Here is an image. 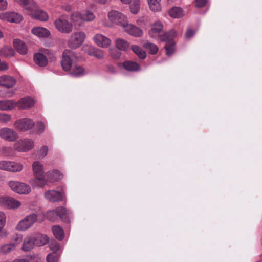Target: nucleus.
I'll list each match as a JSON object with an SVG mask.
<instances>
[{
    "instance_id": "55",
    "label": "nucleus",
    "mask_w": 262,
    "mask_h": 262,
    "mask_svg": "<svg viewBox=\"0 0 262 262\" xmlns=\"http://www.w3.org/2000/svg\"><path fill=\"white\" fill-rule=\"evenodd\" d=\"M62 8H63V9H64V10H65L66 11H70V10H71L72 7H71V6H70V5H67V6H63L62 7Z\"/></svg>"
},
{
    "instance_id": "19",
    "label": "nucleus",
    "mask_w": 262,
    "mask_h": 262,
    "mask_svg": "<svg viewBox=\"0 0 262 262\" xmlns=\"http://www.w3.org/2000/svg\"><path fill=\"white\" fill-rule=\"evenodd\" d=\"M45 198L51 202H58L61 201L63 197L62 193L54 190H48L45 193Z\"/></svg>"
},
{
    "instance_id": "14",
    "label": "nucleus",
    "mask_w": 262,
    "mask_h": 262,
    "mask_svg": "<svg viewBox=\"0 0 262 262\" xmlns=\"http://www.w3.org/2000/svg\"><path fill=\"white\" fill-rule=\"evenodd\" d=\"M47 217L50 221H55L58 217L64 219L68 216L67 211L62 207H58L56 210H51L47 212Z\"/></svg>"
},
{
    "instance_id": "22",
    "label": "nucleus",
    "mask_w": 262,
    "mask_h": 262,
    "mask_svg": "<svg viewBox=\"0 0 262 262\" xmlns=\"http://www.w3.org/2000/svg\"><path fill=\"white\" fill-rule=\"evenodd\" d=\"M13 46L17 51L21 55H25L28 52V48L24 42L19 39H14Z\"/></svg>"
},
{
    "instance_id": "51",
    "label": "nucleus",
    "mask_w": 262,
    "mask_h": 262,
    "mask_svg": "<svg viewBox=\"0 0 262 262\" xmlns=\"http://www.w3.org/2000/svg\"><path fill=\"white\" fill-rule=\"evenodd\" d=\"M50 248L53 252L56 253L59 249V245L56 242H53L50 244Z\"/></svg>"
},
{
    "instance_id": "32",
    "label": "nucleus",
    "mask_w": 262,
    "mask_h": 262,
    "mask_svg": "<svg viewBox=\"0 0 262 262\" xmlns=\"http://www.w3.org/2000/svg\"><path fill=\"white\" fill-rule=\"evenodd\" d=\"M16 248V244L14 243H9L0 246V254H7L13 251Z\"/></svg>"
},
{
    "instance_id": "16",
    "label": "nucleus",
    "mask_w": 262,
    "mask_h": 262,
    "mask_svg": "<svg viewBox=\"0 0 262 262\" xmlns=\"http://www.w3.org/2000/svg\"><path fill=\"white\" fill-rule=\"evenodd\" d=\"M0 19L4 21L19 23L22 19V16L17 13L6 12L0 14Z\"/></svg>"
},
{
    "instance_id": "41",
    "label": "nucleus",
    "mask_w": 262,
    "mask_h": 262,
    "mask_svg": "<svg viewBox=\"0 0 262 262\" xmlns=\"http://www.w3.org/2000/svg\"><path fill=\"white\" fill-rule=\"evenodd\" d=\"M70 19L73 23L78 24L80 21H82V13L78 11L73 12L70 16Z\"/></svg>"
},
{
    "instance_id": "29",
    "label": "nucleus",
    "mask_w": 262,
    "mask_h": 262,
    "mask_svg": "<svg viewBox=\"0 0 262 262\" xmlns=\"http://www.w3.org/2000/svg\"><path fill=\"white\" fill-rule=\"evenodd\" d=\"M34 60L35 63L40 67H45L48 63L46 57L43 54L40 53L35 54Z\"/></svg>"
},
{
    "instance_id": "39",
    "label": "nucleus",
    "mask_w": 262,
    "mask_h": 262,
    "mask_svg": "<svg viewBox=\"0 0 262 262\" xmlns=\"http://www.w3.org/2000/svg\"><path fill=\"white\" fill-rule=\"evenodd\" d=\"M70 74L74 77H80L85 74V71L82 67L75 66Z\"/></svg>"
},
{
    "instance_id": "23",
    "label": "nucleus",
    "mask_w": 262,
    "mask_h": 262,
    "mask_svg": "<svg viewBox=\"0 0 262 262\" xmlns=\"http://www.w3.org/2000/svg\"><path fill=\"white\" fill-rule=\"evenodd\" d=\"M16 107V101L13 100L0 101V110L1 111H11Z\"/></svg>"
},
{
    "instance_id": "47",
    "label": "nucleus",
    "mask_w": 262,
    "mask_h": 262,
    "mask_svg": "<svg viewBox=\"0 0 262 262\" xmlns=\"http://www.w3.org/2000/svg\"><path fill=\"white\" fill-rule=\"evenodd\" d=\"M59 258L58 255L54 252L50 253L47 256V261L48 262H57Z\"/></svg>"
},
{
    "instance_id": "38",
    "label": "nucleus",
    "mask_w": 262,
    "mask_h": 262,
    "mask_svg": "<svg viewBox=\"0 0 262 262\" xmlns=\"http://www.w3.org/2000/svg\"><path fill=\"white\" fill-rule=\"evenodd\" d=\"M131 49L139 58L143 59L146 57V52L138 46L133 45Z\"/></svg>"
},
{
    "instance_id": "48",
    "label": "nucleus",
    "mask_w": 262,
    "mask_h": 262,
    "mask_svg": "<svg viewBox=\"0 0 262 262\" xmlns=\"http://www.w3.org/2000/svg\"><path fill=\"white\" fill-rule=\"evenodd\" d=\"M110 54L114 59H118L120 57L121 53L115 49H110Z\"/></svg>"
},
{
    "instance_id": "58",
    "label": "nucleus",
    "mask_w": 262,
    "mask_h": 262,
    "mask_svg": "<svg viewBox=\"0 0 262 262\" xmlns=\"http://www.w3.org/2000/svg\"><path fill=\"white\" fill-rule=\"evenodd\" d=\"M123 4H128L131 0H120Z\"/></svg>"
},
{
    "instance_id": "20",
    "label": "nucleus",
    "mask_w": 262,
    "mask_h": 262,
    "mask_svg": "<svg viewBox=\"0 0 262 262\" xmlns=\"http://www.w3.org/2000/svg\"><path fill=\"white\" fill-rule=\"evenodd\" d=\"M15 84V79L10 76L3 75L0 77V85L2 86L11 88Z\"/></svg>"
},
{
    "instance_id": "53",
    "label": "nucleus",
    "mask_w": 262,
    "mask_h": 262,
    "mask_svg": "<svg viewBox=\"0 0 262 262\" xmlns=\"http://www.w3.org/2000/svg\"><path fill=\"white\" fill-rule=\"evenodd\" d=\"M195 34L194 31H193L191 29H188L186 32L185 33V37L187 39H190Z\"/></svg>"
},
{
    "instance_id": "7",
    "label": "nucleus",
    "mask_w": 262,
    "mask_h": 262,
    "mask_svg": "<svg viewBox=\"0 0 262 262\" xmlns=\"http://www.w3.org/2000/svg\"><path fill=\"white\" fill-rule=\"evenodd\" d=\"M8 185L13 191L19 194H28L31 192V186L26 183L11 180Z\"/></svg>"
},
{
    "instance_id": "37",
    "label": "nucleus",
    "mask_w": 262,
    "mask_h": 262,
    "mask_svg": "<svg viewBox=\"0 0 262 262\" xmlns=\"http://www.w3.org/2000/svg\"><path fill=\"white\" fill-rule=\"evenodd\" d=\"M129 46V43L125 40L118 38L116 40V47L119 50L126 51Z\"/></svg>"
},
{
    "instance_id": "43",
    "label": "nucleus",
    "mask_w": 262,
    "mask_h": 262,
    "mask_svg": "<svg viewBox=\"0 0 262 262\" xmlns=\"http://www.w3.org/2000/svg\"><path fill=\"white\" fill-rule=\"evenodd\" d=\"M11 116L8 114L0 113V123L7 124L11 120Z\"/></svg>"
},
{
    "instance_id": "17",
    "label": "nucleus",
    "mask_w": 262,
    "mask_h": 262,
    "mask_svg": "<svg viewBox=\"0 0 262 262\" xmlns=\"http://www.w3.org/2000/svg\"><path fill=\"white\" fill-rule=\"evenodd\" d=\"M35 100L31 97H25L16 102V107L19 110H27L32 107L35 104Z\"/></svg>"
},
{
    "instance_id": "31",
    "label": "nucleus",
    "mask_w": 262,
    "mask_h": 262,
    "mask_svg": "<svg viewBox=\"0 0 262 262\" xmlns=\"http://www.w3.org/2000/svg\"><path fill=\"white\" fill-rule=\"evenodd\" d=\"M149 9L153 12H159L162 10L161 0H147Z\"/></svg>"
},
{
    "instance_id": "57",
    "label": "nucleus",
    "mask_w": 262,
    "mask_h": 262,
    "mask_svg": "<svg viewBox=\"0 0 262 262\" xmlns=\"http://www.w3.org/2000/svg\"><path fill=\"white\" fill-rule=\"evenodd\" d=\"M107 2V0H98V3L101 4H105Z\"/></svg>"
},
{
    "instance_id": "46",
    "label": "nucleus",
    "mask_w": 262,
    "mask_h": 262,
    "mask_svg": "<svg viewBox=\"0 0 262 262\" xmlns=\"http://www.w3.org/2000/svg\"><path fill=\"white\" fill-rule=\"evenodd\" d=\"M9 160L0 161V170L9 171Z\"/></svg>"
},
{
    "instance_id": "6",
    "label": "nucleus",
    "mask_w": 262,
    "mask_h": 262,
    "mask_svg": "<svg viewBox=\"0 0 262 262\" xmlns=\"http://www.w3.org/2000/svg\"><path fill=\"white\" fill-rule=\"evenodd\" d=\"M35 145L33 139L25 138L16 142L13 145L14 149L19 152H27L33 149Z\"/></svg>"
},
{
    "instance_id": "44",
    "label": "nucleus",
    "mask_w": 262,
    "mask_h": 262,
    "mask_svg": "<svg viewBox=\"0 0 262 262\" xmlns=\"http://www.w3.org/2000/svg\"><path fill=\"white\" fill-rule=\"evenodd\" d=\"M95 49V48L93 46L87 44H85L84 46H83L82 48V51H83L85 53L91 56L93 55Z\"/></svg>"
},
{
    "instance_id": "9",
    "label": "nucleus",
    "mask_w": 262,
    "mask_h": 262,
    "mask_svg": "<svg viewBox=\"0 0 262 262\" xmlns=\"http://www.w3.org/2000/svg\"><path fill=\"white\" fill-rule=\"evenodd\" d=\"M33 120L29 118H24L16 120L14 126L16 130L20 132H26L31 130L34 127Z\"/></svg>"
},
{
    "instance_id": "1",
    "label": "nucleus",
    "mask_w": 262,
    "mask_h": 262,
    "mask_svg": "<svg viewBox=\"0 0 262 262\" xmlns=\"http://www.w3.org/2000/svg\"><path fill=\"white\" fill-rule=\"evenodd\" d=\"M163 29L162 23L160 21H157L151 25L148 34L152 38H159L161 41L166 42L165 48L166 51V55L170 56L175 51V43L172 39L176 35V32L174 30H171L159 35V33L163 30Z\"/></svg>"
},
{
    "instance_id": "25",
    "label": "nucleus",
    "mask_w": 262,
    "mask_h": 262,
    "mask_svg": "<svg viewBox=\"0 0 262 262\" xmlns=\"http://www.w3.org/2000/svg\"><path fill=\"white\" fill-rule=\"evenodd\" d=\"M46 179H48V182H54L61 179L63 174L58 170H53L46 173Z\"/></svg>"
},
{
    "instance_id": "42",
    "label": "nucleus",
    "mask_w": 262,
    "mask_h": 262,
    "mask_svg": "<svg viewBox=\"0 0 262 262\" xmlns=\"http://www.w3.org/2000/svg\"><path fill=\"white\" fill-rule=\"evenodd\" d=\"M145 49L149 51V53L152 54H155L158 51V47L155 44L150 42H147L144 45Z\"/></svg>"
},
{
    "instance_id": "45",
    "label": "nucleus",
    "mask_w": 262,
    "mask_h": 262,
    "mask_svg": "<svg viewBox=\"0 0 262 262\" xmlns=\"http://www.w3.org/2000/svg\"><path fill=\"white\" fill-rule=\"evenodd\" d=\"M34 126H35L36 132L38 134L42 133L46 128L45 124L41 121L37 122Z\"/></svg>"
},
{
    "instance_id": "5",
    "label": "nucleus",
    "mask_w": 262,
    "mask_h": 262,
    "mask_svg": "<svg viewBox=\"0 0 262 262\" xmlns=\"http://www.w3.org/2000/svg\"><path fill=\"white\" fill-rule=\"evenodd\" d=\"M86 37L83 31H76L72 33L67 41L68 47L71 49H76L83 43Z\"/></svg>"
},
{
    "instance_id": "12",
    "label": "nucleus",
    "mask_w": 262,
    "mask_h": 262,
    "mask_svg": "<svg viewBox=\"0 0 262 262\" xmlns=\"http://www.w3.org/2000/svg\"><path fill=\"white\" fill-rule=\"evenodd\" d=\"M0 138L9 142H14L18 138L17 133L8 127L0 128Z\"/></svg>"
},
{
    "instance_id": "52",
    "label": "nucleus",
    "mask_w": 262,
    "mask_h": 262,
    "mask_svg": "<svg viewBox=\"0 0 262 262\" xmlns=\"http://www.w3.org/2000/svg\"><path fill=\"white\" fill-rule=\"evenodd\" d=\"M207 3V0H196L195 6L198 8L203 7Z\"/></svg>"
},
{
    "instance_id": "54",
    "label": "nucleus",
    "mask_w": 262,
    "mask_h": 262,
    "mask_svg": "<svg viewBox=\"0 0 262 262\" xmlns=\"http://www.w3.org/2000/svg\"><path fill=\"white\" fill-rule=\"evenodd\" d=\"M7 0H0V10H4L7 8Z\"/></svg>"
},
{
    "instance_id": "40",
    "label": "nucleus",
    "mask_w": 262,
    "mask_h": 262,
    "mask_svg": "<svg viewBox=\"0 0 262 262\" xmlns=\"http://www.w3.org/2000/svg\"><path fill=\"white\" fill-rule=\"evenodd\" d=\"M128 4H129L132 13L133 14H137L140 10L139 0H131Z\"/></svg>"
},
{
    "instance_id": "11",
    "label": "nucleus",
    "mask_w": 262,
    "mask_h": 262,
    "mask_svg": "<svg viewBox=\"0 0 262 262\" xmlns=\"http://www.w3.org/2000/svg\"><path fill=\"white\" fill-rule=\"evenodd\" d=\"M0 204L10 209H17L21 205V202L10 196H0Z\"/></svg>"
},
{
    "instance_id": "15",
    "label": "nucleus",
    "mask_w": 262,
    "mask_h": 262,
    "mask_svg": "<svg viewBox=\"0 0 262 262\" xmlns=\"http://www.w3.org/2000/svg\"><path fill=\"white\" fill-rule=\"evenodd\" d=\"M74 53L73 51L69 49H66L63 51L61 65L64 71H68L71 69L72 64V61L71 57L73 56Z\"/></svg>"
},
{
    "instance_id": "33",
    "label": "nucleus",
    "mask_w": 262,
    "mask_h": 262,
    "mask_svg": "<svg viewBox=\"0 0 262 262\" xmlns=\"http://www.w3.org/2000/svg\"><path fill=\"white\" fill-rule=\"evenodd\" d=\"M169 15L174 18L182 17L184 14L182 8L179 7H173L171 8L168 12Z\"/></svg>"
},
{
    "instance_id": "13",
    "label": "nucleus",
    "mask_w": 262,
    "mask_h": 262,
    "mask_svg": "<svg viewBox=\"0 0 262 262\" xmlns=\"http://www.w3.org/2000/svg\"><path fill=\"white\" fill-rule=\"evenodd\" d=\"M124 31L134 37H139L143 35V30L140 28L129 23L127 19L122 26Z\"/></svg>"
},
{
    "instance_id": "50",
    "label": "nucleus",
    "mask_w": 262,
    "mask_h": 262,
    "mask_svg": "<svg viewBox=\"0 0 262 262\" xmlns=\"http://www.w3.org/2000/svg\"><path fill=\"white\" fill-rule=\"evenodd\" d=\"M92 56L98 59H101L104 57V53L101 49H95Z\"/></svg>"
},
{
    "instance_id": "26",
    "label": "nucleus",
    "mask_w": 262,
    "mask_h": 262,
    "mask_svg": "<svg viewBox=\"0 0 262 262\" xmlns=\"http://www.w3.org/2000/svg\"><path fill=\"white\" fill-rule=\"evenodd\" d=\"M6 222V217L3 212H0V237L5 238L7 236L8 233L4 229Z\"/></svg>"
},
{
    "instance_id": "10",
    "label": "nucleus",
    "mask_w": 262,
    "mask_h": 262,
    "mask_svg": "<svg viewBox=\"0 0 262 262\" xmlns=\"http://www.w3.org/2000/svg\"><path fill=\"white\" fill-rule=\"evenodd\" d=\"M37 221V216L33 213L28 215L20 220L16 226V229L19 231H25L30 228Z\"/></svg>"
},
{
    "instance_id": "60",
    "label": "nucleus",
    "mask_w": 262,
    "mask_h": 262,
    "mask_svg": "<svg viewBox=\"0 0 262 262\" xmlns=\"http://www.w3.org/2000/svg\"><path fill=\"white\" fill-rule=\"evenodd\" d=\"M9 149V148H8V147H5V148H3V150H4V151H5L6 149Z\"/></svg>"
},
{
    "instance_id": "18",
    "label": "nucleus",
    "mask_w": 262,
    "mask_h": 262,
    "mask_svg": "<svg viewBox=\"0 0 262 262\" xmlns=\"http://www.w3.org/2000/svg\"><path fill=\"white\" fill-rule=\"evenodd\" d=\"M93 40L98 46L101 48H107L112 43L109 38L101 34H96L93 37Z\"/></svg>"
},
{
    "instance_id": "49",
    "label": "nucleus",
    "mask_w": 262,
    "mask_h": 262,
    "mask_svg": "<svg viewBox=\"0 0 262 262\" xmlns=\"http://www.w3.org/2000/svg\"><path fill=\"white\" fill-rule=\"evenodd\" d=\"M48 152V147L46 146H42L38 151L39 158H43L47 155Z\"/></svg>"
},
{
    "instance_id": "35",
    "label": "nucleus",
    "mask_w": 262,
    "mask_h": 262,
    "mask_svg": "<svg viewBox=\"0 0 262 262\" xmlns=\"http://www.w3.org/2000/svg\"><path fill=\"white\" fill-rule=\"evenodd\" d=\"M123 67L129 71H137L140 70V66L136 62L126 61L122 63Z\"/></svg>"
},
{
    "instance_id": "34",
    "label": "nucleus",
    "mask_w": 262,
    "mask_h": 262,
    "mask_svg": "<svg viewBox=\"0 0 262 262\" xmlns=\"http://www.w3.org/2000/svg\"><path fill=\"white\" fill-rule=\"evenodd\" d=\"M82 21H92L95 20L96 16L93 12L89 9L84 10L82 13Z\"/></svg>"
},
{
    "instance_id": "59",
    "label": "nucleus",
    "mask_w": 262,
    "mask_h": 262,
    "mask_svg": "<svg viewBox=\"0 0 262 262\" xmlns=\"http://www.w3.org/2000/svg\"><path fill=\"white\" fill-rule=\"evenodd\" d=\"M3 36V32L0 30V39Z\"/></svg>"
},
{
    "instance_id": "36",
    "label": "nucleus",
    "mask_w": 262,
    "mask_h": 262,
    "mask_svg": "<svg viewBox=\"0 0 262 262\" xmlns=\"http://www.w3.org/2000/svg\"><path fill=\"white\" fill-rule=\"evenodd\" d=\"M52 231L55 237L59 240H62L64 236V233L62 228L58 225L52 227Z\"/></svg>"
},
{
    "instance_id": "4",
    "label": "nucleus",
    "mask_w": 262,
    "mask_h": 262,
    "mask_svg": "<svg viewBox=\"0 0 262 262\" xmlns=\"http://www.w3.org/2000/svg\"><path fill=\"white\" fill-rule=\"evenodd\" d=\"M107 16V19L103 20L102 24L104 26L107 27H112L114 25L122 27L127 19L125 15L115 10H111L108 11Z\"/></svg>"
},
{
    "instance_id": "56",
    "label": "nucleus",
    "mask_w": 262,
    "mask_h": 262,
    "mask_svg": "<svg viewBox=\"0 0 262 262\" xmlns=\"http://www.w3.org/2000/svg\"><path fill=\"white\" fill-rule=\"evenodd\" d=\"M143 22V19H139L137 20V24L139 25H142V23Z\"/></svg>"
},
{
    "instance_id": "21",
    "label": "nucleus",
    "mask_w": 262,
    "mask_h": 262,
    "mask_svg": "<svg viewBox=\"0 0 262 262\" xmlns=\"http://www.w3.org/2000/svg\"><path fill=\"white\" fill-rule=\"evenodd\" d=\"M31 32L34 35L39 38L48 37L51 34L49 30L41 27L33 28L32 29Z\"/></svg>"
},
{
    "instance_id": "27",
    "label": "nucleus",
    "mask_w": 262,
    "mask_h": 262,
    "mask_svg": "<svg viewBox=\"0 0 262 262\" xmlns=\"http://www.w3.org/2000/svg\"><path fill=\"white\" fill-rule=\"evenodd\" d=\"M35 245L38 246H41L46 245L49 242V237L43 234H37L35 237L33 238Z\"/></svg>"
},
{
    "instance_id": "24",
    "label": "nucleus",
    "mask_w": 262,
    "mask_h": 262,
    "mask_svg": "<svg viewBox=\"0 0 262 262\" xmlns=\"http://www.w3.org/2000/svg\"><path fill=\"white\" fill-rule=\"evenodd\" d=\"M24 168V164L15 161H10L9 171L12 173H17L21 172Z\"/></svg>"
},
{
    "instance_id": "30",
    "label": "nucleus",
    "mask_w": 262,
    "mask_h": 262,
    "mask_svg": "<svg viewBox=\"0 0 262 262\" xmlns=\"http://www.w3.org/2000/svg\"><path fill=\"white\" fill-rule=\"evenodd\" d=\"M15 55L14 50L10 47L4 46L0 49V56L10 58Z\"/></svg>"
},
{
    "instance_id": "28",
    "label": "nucleus",
    "mask_w": 262,
    "mask_h": 262,
    "mask_svg": "<svg viewBox=\"0 0 262 262\" xmlns=\"http://www.w3.org/2000/svg\"><path fill=\"white\" fill-rule=\"evenodd\" d=\"M34 245L33 238L30 236L27 237L23 242L22 250L25 252L29 251L33 248Z\"/></svg>"
},
{
    "instance_id": "3",
    "label": "nucleus",
    "mask_w": 262,
    "mask_h": 262,
    "mask_svg": "<svg viewBox=\"0 0 262 262\" xmlns=\"http://www.w3.org/2000/svg\"><path fill=\"white\" fill-rule=\"evenodd\" d=\"M27 13L33 18L41 21H46L49 19L48 14L43 10L39 9L36 3L28 0H15Z\"/></svg>"
},
{
    "instance_id": "8",
    "label": "nucleus",
    "mask_w": 262,
    "mask_h": 262,
    "mask_svg": "<svg viewBox=\"0 0 262 262\" xmlns=\"http://www.w3.org/2000/svg\"><path fill=\"white\" fill-rule=\"evenodd\" d=\"M54 25L56 29L62 33H70L73 29V24L62 17L56 19L54 22Z\"/></svg>"
},
{
    "instance_id": "2",
    "label": "nucleus",
    "mask_w": 262,
    "mask_h": 262,
    "mask_svg": "<svg viewBox=\"0 0 262 262\" xmlns=\"http://www.w3.org/2000/svg\"><path fill=\"white\" fill-rule=\"evenodd\" d=\"M32 169L34 178L29 180V183L33 188H41L48 184V179H46L43 164L35 161L32 163Z\"/></svg>"
}]
</instances>
